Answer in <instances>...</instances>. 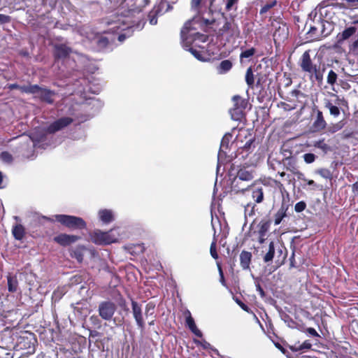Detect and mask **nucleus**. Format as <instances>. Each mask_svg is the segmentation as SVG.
Here are the masks:
<instances>
[{"mask_svg": "<svg viewBox=\"0 0 358 358\" xmlns=\"http://www.w3.org/2000/svg\"><path fill=\"white\" fill-rule=\"evenodd\" d=\"M253 173L251 171L248 170L246 168H241L234 178L233 182H232V187L234 190H236L237 192H242L248 189V187L243 188L238 187V182L241 181H250L253 179Z\"/></svg>", "mask_w": 358, "mask_h": 358, "instance_id": "obj_8", "label": "nucleus"}, {"mask_svg": "<svg viewBox=\"0 0 358 358\" xmlns=\"http://www.w3.org/2000/svg\"><path fill=\"white\" fill-rule=\"evenodd\" d=\"M313 24L306 33V39L308 41L321 40L331 34L334 29V24L319 17L317 20H313Z\"/></svg>", "mask_w": 358, "mask_h": 358, "instance_id": "obj_2", "label": "nucleus"}, {"mask_svg": "<svg viewBox=\"0 0 358 358\" xmlns=\"http://www.w3.org/2000/svg\"><path fill=\"white\" fill-rule=\"evenodd\" d=\"M256 52V50L255 48H251L250 49L242 51L240 55V58H250L252 57Z\"/></svg>", "mask_w": 358, "mask_h": 358, "instance_id": "obj_44", "label": "nucleus"}, {"mask_svg": "<svg viewBox=\"0 0 358 358\" xmlns=\"http://www.w3.org/2000/svg\"><path fill=\"white\" fill-rule=\"evenodd\" d=\"M46 133L45 129H37L31 132L29 137L34 143H41L45 141L46 138Z\"/></svg>", "mask_w": 358, "mask_h": 358, "instance_id": "obj_25", "label": "nucleus"}, {"mask_svg": "<svg viewBox=\"0 0 358 358\" xmlns=\"http://www.w3.org/2000/svg\"><path fill=\"white\" fill-rule=\"evenodd\" d=\"M255 141V138L254 137H250L245 143V145L242 147H240V149H242L243 151L246 152H251L253 151L255 148L254 143Z\"/></svg>", "mask_w": 358, "mask_h": 358, "instance_id": "obj_36", "label": "nucleus"}, {"mask_svg": "<svg viewBox=\"0 0 358 358\" xmlns=\"http://www.w3.org/2000/svg\"><path fill=\"white\" fill-rule=\"evenodd\" d=\"M337 80H338L337 73L334 71L330 70L327 75V83L329 85L334 86L336 83Z\"/></svg>", "mask_w": 358, "mask_h": 358, "instance_id": "obj_39", "label": "nucleus"}, {"mask_svg": "<svg viewBox=\"0 0 358 358\" xmlns=\"http://www.w3.org/2000/svg\"><path fill=\"white\" fill-rule=\"evenodd\" d=\"M357 28L355 27H350L346 28L341 34L338 35V41H342L349 38L355 34Z\"/></svg>", "mask_w": 358, "mask_h": 358, "instance_id": "obj_30", "label": "nucleus"}, {"mask_svg": "<svg viewBox=\"0 0 358 358\" xmlns=\"http://www.w3.org/2000/svg\"><path fill=\"white\" fill-rule=\"evenodd\" d=\"M195 22V19H192L184 24L180 30L181 43L197 59L204 62L206 59L202 52L194 48L192 45L196 41L206 42L208 36L196 31L197 29L194 26Z\"/></svg>", "mask_w": 358, "mask_h": 358, "instance_id": "obj_1", "label": "nucleus"}, {"mask_svg": "<svg viewBox=\"0 0 358 358\" xmlns=\"http://www.w3.org/2000/svg\"><path fill=\"white\" fill-rule=\"evenodd\" d=\"M252 253L250 252L243 250L240 254V264L243 270L250 269V265L252 261Z\"/></svg>", "mask_w": 358, "mask_h": 358, "instance_id": "obj_20", "label": "nucleus"}, {"mask_svg": "<svg viewBox=\"0 0 358 358\" xmlns=\"http://www.w3.org/2000/svg\"><path fill=\"white\" fill-rule=\"evenodd\" d=\"M73 122V119L70 117H62L57 120L52 122L46 129L45 131L48 134H55L57 131H59L69 125H70Z\"/></svg>", "mask_w": 358, "mask_h": 358, "instance_id": "obj_11", "label": "nucleus"}, {"mask_svg": "<svg viewBox=\"0 0 358 358\" xmlns=\"http://www.w3.org/2000/svg\"><path fill=\"white\" fill-rule=\"evenodd\" d=\"M100 336V333L96 330H90V338H95Z\"/></svg>", "mask_w": 358, "mask_h": 358, "instance_id": "obj_64", "label": "nucleus"}, {"mask_svg": "<svg viewBox=\"0 0 358 358\" xmlns=\"http://www.w3.org/2000/svg\"><path fill=\"white\" fill-rule=\"evenodd\" d=\"M317 173L323 178L326 179H331L332 173L328 169H320L317 171Z\"/></svg>", "mask_w": 358, "mask_h": 358, "instance_id": "obj_46", "label": "nucleus"}, {"mask_svg": "<svg viewBox=\"0 0 358 358\" xmlns=\"http://www.w3.org/2000/svg\"><path fill=\"white\" fill-rule=\"evenodd\" d=\"M255 207V203H249L245 206V212H247L249 208H251V211L249 213V215H252L254 214V209Z\"/></svg>", "mask_w": 358, "mask_h": 358, "instance_id": "obj_60", "label": "nucleus"}, {"mask_svg": "<svg viewBox=\"0 0 358 358\" xmlns=\"http://www.w3.org/2000/svg\"><path fill=\"white\" fill-rule=\"evenodd\" d=\"M117 309L115 303L111 301H103L99 303L98 306L99 315L106 321H110Z\"/></svg>", "mask_w": 358, "mask_h": 358, "instance_id": "obj_7", "label": "nucleus"}, {"mask_svg": "<svg viewBox=\"0 0 358 358\" xmlns=\"http://www.w3.org/2000/svg\"><path fill=\"white\" fill-rule=\"evenodd\" d=\"M234 107L245 110L248 106V101L242 99L239 95H235L232 97Z\"/></svg>", "mask_w": 358, "mask_h": 358, "instance_id": "obj_32", "label": "nucleus"}, {"mask_svg": "<svg viewBox=\"0 0 358 358\" xmlns=\"http://www.w3.org/2000/svg\"><path fill=\"white\" fill-rule=\"evenodd\" d=\"M215 0H192L191 6L194 10H199L202 6L211 8Z\"/></svg>", "mask_w": 358, "mask_h": 358, "instance_id": "obj_24", "label": "nucleus"}, {"mask_svg": "<svg viewBox=\"0 0 358 358\" xmlns=\"http://www.w3.org/2000/svg\"><path fill=\"white\" fill-rule=\"evenodd\" d=\"M155 303L152 301L148 303L145 308V316L148 317L149 316H154L155 311Z\"/></svg>", "mask_w": 358, "mask_h": 358, "instance_id": "obj_38", "label": "nucleus"}, {"mask_svg": "<svg viewBox=\"0 0 358 358\" xmlns=\"http://www.w3.org/2000/svg\"><path fill=\"white\" fill-rule=\"evenodd\" d=\"M90 238L92 241L96 245H108L115 241L108 232H103L99 229L91 233Z\"/></svg>", "mask_w": 358, "mask_h": 358, "instance_id": "obj_9", "label": "nucleus"}, {"mask_svg": "<svg viewBox=\"0 0 358 358\" xmlns=\"http://www.w3.org/2000/svg\"><path fill=\"white\" fill-rule=\"evenodd\" d=\"M251 191L252 197L257 203H260L264 201V190L262 187H257L254 185L249 186L248 189Z\"/></svg>", "mask_w": 358, "mask_h": 358, "instance_id": "obj_21", "label": "nucleus"}, {"mask_svg": "<svg viewBox=\"0 0 358 358\" xmlns=\"http://www.w3.org/2000/svg\"><path fill=\"white\" fill-rule=\"evenodd\" d=\"M256 78H257V87L263 89L267 80H268V76L266 73H264V74L257 73L256 75Z\"/></svg>", "mask_w": 358, "mask_h": 358, "instance_id": "obj_37", "label": "nucleus"}, {"mask_svg": "<svg viewBox=\"0 0 358 358\" xmlns=\"http://www.w3.org/2000/svg\"><path fill=\"white\" fill-rule=\"evenodd\" d=\"M80 239L81 237L78 235L60 233L53 238V241L60 246L65 248L76 243Z\"/></svg>", "mask_w": 358, "mask_h": 358, "instance_id": "obj_12", "label": "nucleus"}, {"mask_svg": "<svg viewBox=\"0 0 358 358\" xmlns=\"http://www.w3.org/2000/svg\"><path fill=\"white\" fill-rule=\"evenodd\" d=\"M11 22V17L4 14H0V24H5Z\"/></svg>", "mask_w": 358, "mask_h": 358, "instance_id": "obj_54", "label": "nucleus"}, {"mask_svg": "<svg viewBox=\"0 0 358 358\" xmlns=\"http://www.w3.org/2000/svg\"><path fill=\"white\" fill-rule=\"evenodd\" d=\"M71 52V48L64 43L55 44L53 47V56L55 60L67 58Z\"/></svg>", "mask_w": 358, "mask_h": 358, "instance_id": "obj_14", "label": "nucleus"}, {"mask_svg": "<svg viewBox=\"0 0 358 358\" xmlns=\"http://www.w3.org/2000/svg\"><path fill=\"white\" fill-rule=\"evenodd\" d=\"M268 163L269 166H271L270 168L272 169L273 170H275L277 169V167H275V164H278V165L281 164L280 161H277L275 159H271V158L268 159Z\"/></svg>", "mask_w": 358, "mask_h": 358, "instance_id": "obj_56", "label": "nucleus"}, {"mask_svg": "<svg viewBox=\"0 0 358 358\" xmlns=\"http://www.w3.org/2000/svg\"><path fill=\"white\" fill-rule=\"evenodd\" d=\"M306 331H307V332L308 334H310L313 336H315V337H319L320 336V335L318 334L317 331L314 328H313V327L308 328Z\"/></svg>", "mask_w": 358, "mask_h": 358, "instance_id": "obj_62", "label": "nucleus"}, {"mask_svg": "<svg viewBox=\"0 0 358 358\" xmlns=\"http://www.w3.org/2000/svg\"><path fill=\"white\" fill-rule=\"evenodd\" d=\"M325 107L329 109V113L334 117H338L341 115V109L338 106L334 105L328 101L325 103Z\"/></svg>", "mask_w": 358, "mask_h": 358, "instance_id": "obj_34", "label": "nucleus"}, {"mask_svg": "<svg viewBox=\"0 0 358 358\" xmlns=\"http://www.w3.org/2000/svg\"><path fill=\"white\" fill-rule=\"evenodd\" d=\"M231 118L235 121H241L244 117V110L233 106L229 110Z\"/></svg>", "mask_w": 358, "mask_h": 358, "instance_id": "obj_33", "label": "nucleus"}, {"mask_svg": "<svg viewBox=\"0 0 358 358\" xmlns=\"http://www.w3.org/2000/svg\"><path fill=\"white\" fill-rule=\"evenodd\" d=\"M277 3L276 0L271 1L270 2H267L264 5H263L260 9V14H264L268 12L270 9L273 8Z\"/></svg>", "mask_w": 358, "mask_h": 358, "instance_id": "obj_41", "label": "nucleus"}, {"mask_svg": "<svg viewBox=\"0 0 358 358\" xmlns=\"http://www.w3.org/2000/svg\"><path fill=\"white\" fill-rule=\"evenodd\" d=\"M99 216L100 220L104 223H110L114 220L113 212L108 209L99 210Z\"/></svg>", "mask_w": 358, "mask_h": 358, "instance_id": "obj_28", "label": "nucleus"}, {"mask_svg": "<svg viewBox=\"0 0 358 358\" xmlns=\"http://www.w3.org/2000/svg\"><path fill=\"white\" fill-rule=\"evenodd\" d=\"M340 85L345 90H348L351 87L350 85L348 83V81H345V80H340Z\"/></svg>", "mask_w": 358, "mask_h": 358, "instance_id": "obj_59", "label": "nucleus"}, {"mask_svg": "<svg viewBox=\"0 0 358 358\" xmlns=\"http://www.w3.org/2000/svg\"><path fill=\"white\" fill-rule=\"evenodd\" d=\"M310 52V50H308L302 54L299 62V66L303 72L310 76V78L314 77L318 83H321L323 80L325 64H322L317 66L316 64H314L311 59Z\"/></svg>", "mask_w": 358, "mask_h": 358, "instance_id": "obj_3", "label": "nucleus"}, {"mask_svg": "<svg viewBox=\"0 0 358 358\" xmlns=\"http://www.w3.org/2000/svg\"><path fill=\"white\" fill-rule=\"evenodd\" d=\"M7 282L8 292L12 293L17 292L18 288V281L16 275H12L9 274L7 276Z\"/></svg>", "mask_w": 358, "mask_h": 358, "instance_id": "obj_29", "label": "nucleus"}, {"mask_svg": "<svg viewBox=\"0 0 358 358\" xmlns=\"http://www.w3.org/2000/svg\"><path fill=\"white\" fill-rule=\"evenodd\" d=\"M185 317V324L189 330L196 336L201 338L203 334L201 331L197 328L194 318L192 317L191 313L189 310H185L184 312Z\"/></svg>", "mask_w": 358, "mask_h": 358, "instance_id": "obj_17", "label": "nucleus"}, {"mask_svg": "<svg viewBox=\"0 0 358 358\" xmlns=\"http://www.w3.org/2000/svg\"><path fill=\"white\" fill-rule=\"evenodd\" d=\"M303 157L307 164H310L315 160L316 156L313 153H306L303 155Z\"/></svg>", "mask_w": 358, "mask_h": 358, "instance_id": "obj_51", "label": "nucleus"}, {"mask_svg": "<svg viewBox=\"0 0 358 358\" xmlns=\"http://www.w3.org/2000/svg\"><path fill=\"white\" fill-rule=\"evenodd\" d=\"M327 123L323 115V113L317 110L316 116L312 124V129L314 132H320L327 128Z\"/></svg>", "mask_w": 358, "mask_h": 358, "instance_id": "obj_16", "label": "nucleus"}, {"mask_svg": "<svg viewBox=\"0 0 358 358\" xmlns=\"http://www.w3.org/2000/svg\"><path fill=\"white\" fill-rule=\"evenodd\" d=\"M300 344L301 343H295L294 345L289 346V348L293 352L301 351V345Z\"/></svg>", "mask_w": 358, "mask_h": 358, "instance_id": "obj_61", "label": "nucleus"}, {"mask_svg": "<svg viewBox=\"0 0 358 358\" xmlns=\"http://www.w3.org/2000/svg\"><path fill=\"white\" fill-rule=\"evenodd\" d=\"M165 3L166 0H160V1L156 3L153 6L152 9L149 12L148 18L151 25H155L157 24V17L164 13L163 10L164 8Z\"/></svg>", "mask_w": 358, "mask_h": 358, "instance_id": "obj_13", "label": "nucleus"}, {"mask_svg": "<svg viewBox=\"0 0 358 358\" xmlns=\"http://www.w3.org/2000/svg\"><path fill=\"white\" fill-rule=\"evenodd\" d=\"M231 138L232 135L230 134H225L223 136L220 144V150L222 151H224V149H227L229 148V143Z\"/></svg>", "mask_w": 358, "mask_h": 358, "instance_id": "obj_40", "label": "nucleus"}, {"mask_svg": "<svg viewBox=\"0 0 358 358\" xmlns=\"http://www.w3.org/2000/svg\"><path fill=\"white\" fill-rule=\"evenodd\" d=\"M271 220L268 218H264L261 220L257 224V234H267L270 229Z\"/></svg>", "mask_w": 358, "mask_h": 358, "instance_id": "obj_23", "label": "nucleus"}, {"mask_svg": "<svg viewBox=\"0 0 358 358\" xmlns=\"http://www.w3.org/2000/svg\"><path fill=\"white\" fill-rule=\"evenodd\" d=\"M12 235L17 241H22L26 235L25 227L22 224H15L12 227Z\"/></svg>", "mask_w": 358, "mask_h": 358, "instance_id": "obj_22", "label": "nucleus"}, {"mask_svg": "<svg viewBox=\"0 0 358 358\" xmlns=\"http://www.w3.org/2000/svg\"><path fill=\"white\" fill-rule=\"evenodd\" d=\"M210 252L212 257L215 259H218V254L217 252V245H216V241H213L210 247Z\"/></svg>", "mask_w": 358, "mask_h": 358, "instance_id": "obj_47", "label": "nucleus"}, {"mask_svg": "<svg viewBox=\"0 0 358 358\" xmlns=\"http://www.w3.org/2000/svg\"><path fill=\"white\" fill-rule=\"evenodd\" d=\"M245 82L250 88H253L255 85V76L251 67H249L245 73Z\"/></svg>", "mask_w": 358, "mask_h": 358, "instance_id": "obj_35", "label": "nucleus"}, {"mask_svg": "<svg viewBox=\"0 0 358 358\" xmlns=\"http://www.w3.org/2000/svg\"><path fill=\"white\" fill-rule=\"evenodd\" d=\"M87 248L84 245H78L69 250L71 257L76 259L78 263H82L84 259L85 252Z\"/></svg>", "mask_w": 358, "mask_h": 358, "instance_id": "obj_19", "label": "nucleus"}, {"mask_svg": "<svg viewBox=\"0 0 358 358\" xmlns=\"http://www.w3.org/2000/svg\"><path fill=\"white\" fill-rule=\"evenodd\" d=\"M342 128V125L340 123H336L335 124H333L332 126H329L327 128V131L329 133H335L338 131H339Z\"/></svg>", "mask_w": 358, "mask_h": 358, "instance_id": "obj_52", "label": "nucleus"}, {"mask_svg": "<svg viewBox=\"0 0 358 358\" xmlns=\"http://www.w3.org/2000/svg\"><path fill=\"white\" fill-rule=\"evenodd\" d=\"M275 255V244L273 241H271L268 245V252L264 255L263 260L265 263L272 262Z\"/></svg>", "mask_w": 358, "mask_h": 358, "instance_id": "obj_31", "label": "nucleus"}, {"mask_svg": "<svg viewBox=\"0 0 358 358\" xmlns=\"http://www.w3.org/2000/svg\"><path fill=\"white\" fill-rule=\"evenodd\" d=\"M29 85H22L20 86L17 83H12V84H8L5 88L8 89L9 90H20L22 93H26L25 91H24V88H28Z\"/></svg>", "mask_w": 358, "mask_h": 358, "instance_id": "obj_43", "label": "nucleus"}, {"mask_svg": "<svg viewBox=\"0 0 358 358\" xmlns=\"http://www.w3.org/2000/svg\"><path fill=\"white\" fill-rule=\"evenodd\" d=\"M24 91L26 92V94H37L36 97L48 104L54 103V96L56 95L54 90L40 87L38 85H29L28 88L24 89Z\"/></svg>", "mask_w": 358, "mask_h": 358, "instance_id": "obj_6", "label": "nucleus"}, {"mask_svg": "<svg viewBox=\"0 0 358 358\" xmlns=\"http://www.w3.org/2000/svg\"><path fill=\"white\" fill-rule=\"evenodd\" d=\"M117 305L123 311L126 313L129 312V309L127 306L126 299L122 295H120V297L117 300Z\"/></svg>", "mask_w": 358, "mask_h": 358, "instance_id": "obj_42", "label": "nucleus"}, {"mask_svg": "<svg viewBox=\"0 0 358 358\" xmlns=\"http://www.w3.org/2000/svg\"><path fill=\"white\" fill-rule=\"evenodd\" d=\"M289 205L282 202L278 210L274 214V224L278 225L281 223L282 220L287 217V210Z\"/></svg>", "mask_w": 358, "mask_h": 358, "instance_id": "obj_18", "label": "nucleus"}, {"mask_svg": "<svg viewBox=\"0 0 358 358\" xmlns=\"http://www.w3.org/2000/svg\"><path fill=\"white\" fill-rule=\"evenodd\" d=\"M233 66V63L229 59L222 61L217 66V71L220 74H224L229 71Z\"/></svg>", "mask_w": 358, "mask_h": 358, "instance_id": "obj_27", "label": "nucleus"}, {"mask_svg": "<svg viewBox=\"0 0 358 358\" xmlns=\"http://www.w3.org/2000/svg\"><path fill=\"white\" fill-rule=\"evenodd\" d=\"M201 22L205 25H210V24H214L215 22V20L214 19L208 20V19L202 18Z\"/></svg>", "mask_w": 358, "mask_h": 358, "instance_id": "obj_63", "label": "nucleus"}, {"mask_svg": "<svg viewBox=\"0 0 358 358\" xmlns=\"http://www.w3.org/2000/svg\"><path fill=\"white\" fill-rule=\"evenodd\" d=\"M234 299L235 300V301L236 302V303L245 312L248 313H252V311L251 310V309L246 305L245 304L241 299H239L238 297H234Z\"/></svg>", "mask_w": 358, "mask_h": 358, "instance_id": "obj_48", "label": "nucleus"}, {"mask_svg": "<svg viewBox=\"0 0 358 358\" xmlns=\"http://www.w3.org/2000/svg\"><path fill=\"white\" fill-rule=\"evenodd\" d=\"M217 269H218L219 275H220V281L224 286H226L227 285L226 280H225V278L224 276V273L222 271V265L218 262H217Z\"/></svg>", "mask_w": 358, "mask_h": 358, "instance_id": "obj_49", "label": "nucleus"}, {"mask_svg": "<svg viewBox=\"0 0 358 358\" xmlns=\"http://www.w3.org/2000/svg\"><path fill=\"white\" fill-rule=\"evenodd\" d=\"M284 167L294 175L296 176L299 179L303 176V174L299 171L296 159L293 157H285L282 159Z\"/></svg>", "mask_w": 358, "mask_h": 358, "instance_id": "obj_15", "label": "nucleus"}, {"mask_svg": "<svg viewBox=\"0 0 358 358\" xmlns=\"http://www.w3.org/2000/svg\"><path fill=\"white\" fill-rule=\"evenodd\" d=\"M43 219L50 222H57L71 231L83 230L87 228L86 222L82 217L74 215L57 214L54 215V218L43 216Z\"/></svg>", "mask_w": 358, "mask_h": 358, "instance_id": "obj_4", "label": "nucleus"}, {"mask_svg": "<svg viewBox=\"0 0 358 358\" xmlns=\"http://www.w3.org/2000/svg\"><path fill=\"white\" fill-rule=\"evenodd\" d=\"M334 96H336V100L335 103L338 106H348V102L344 97L340 98L338 95L336 94H334Z\"/></svg>", "mask_w": 358, "mask_h": 358, "instance_id": "obj_53", "label": "nucleus"}, {"mask_svg": "<svg viewBox=\"0 0 358 358\" xmlns=\"http://www.w3.org/2000/svg\"><path fill=\"white\" fill-rule=\"evenodd\" d=\"M306 202L301 201L295 204L294 210L296 213H301V212L303 211L306 209Z\"/></svg>", "mask_w": 358, "mask_h": 358, "instance_id": "obj_50", "label": "nucleus"}, {"mask_svg": "<svg viewBox=\"0 0 358 358\" xmlns=\"http://www.w3.org/2000/svg\"><path fill=\"white\" fill-rule=\"evenodd\" d=\"M288 36V29L283 25L282 27H279L278 29H275L273 34V38L275 42L277 41H281L286 39Z\"/></svg>", "mask_w": 358, "mask_h": 358, "instance_id": "obj_26", "label": "nucleus"}, {"mask_svg": "<svg viewBox=\"0 0 358 358\" xmlns=\"http://www.w3.org/2000/svg\"><path fill=\"white\" fill-rule=\"evenodd\" d=\"M0 158L2 161L7 163H11L13 159L12 155L7 151L2 152L0 155Z\"/></svg>", "mask_w": 358, "mask_h": 358, "instance_id": "obj_45", "label": "nucleus"}, {"mask_svg": "<svg viewBox=\"0 0 358 358\" xmlns=\"http://www.w3.org/2000/svg\"><path fill=\"white\" fill-rule=\"evenodd\" d=\"M300 345H301V350H309L312 347V344L310 343L309 341H305L304 342H303Z\"/></svg>", "mask_w": 358, "mask_h": 358, "instance_id": "obj_58", "label": "nucleus"}, {"mask_svg": "<svg viewBox=\"0 0 358 358\" xmlns=\"http://www.w3.org/2000/svg\"><path fill=\"white\" fill-rule=\"evenodd\" d=\"M241 31L238 24L234 20L225 19V21L222 27H220L217 32L218 36L225 37L226 41L229 43L235 42V41L240 37Z\"/></svg>", "mask_w": 358, "mask_h": 358, "instance_id": "obj_5", "label": "nucleus"}, {"mask_svg": "<svg viewBox=\"0 0 358 358\" xmlns=\"http://www.w3.org/2000/svg\"><path fill=\"white\" fill-rule=\"evenodd\" d=\"M130 300L132 308V314L136 325L138 329L143 330L145 327V324L143 318L141 305L136 301L133 298H131Z\"/></svg>", "mask_w": 358, "mask_h": 358, "instance_id": "obj_10", "label": "nucleus"}, {"mask_svg": "<svg viewBox=\"0 0 358 358\" xmlns=\"http://www.w3.org/2000/svg\"><path fill=\"white\" fill-rule=\"evenodd\" d=\"M238 0H227L226 10H231L232 7L238 3Z\"/></svg>", "mask_w": 358, "mask_h": 358, "instance_id": "obj_57", "label": "nucleus"}, {"mask_svg": "<svg viewBox=\"0 0 358 358\" xmlns=\"http://www.w3.org/2000/svg\"><path fill=\"white\" fill-rule=\"evenodd\" d=\"M283 83L285 87L290 86L292 83V78L286 73L283 76Z\"/></svg>", "mask_w": 358, "mask_h": 358, "instance_id": "obj_55", "label": "nucleus"}]
</instances>
